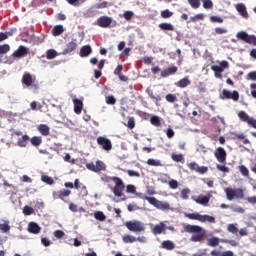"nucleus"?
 Listing matches in <instances>:
<instances>
[{"label": "nucleus", "mask_w": 256, "mask_h": 256, "mask_svg": "<svg viewBox=\"0 0 256 256\" xmlns=\"http://www.w3.org/2000/svg\"><path fill=\"white\" fill-rule=\"evenodd\" d=\"M183 229L185 233L192 234L190 241L193 243H203L207 239V231L199 225L186 224Z\"/></svg>", "instance_id": "obj_1"}, {"label": "nucleus", "mask_w": 256, "mask_h": 256, "mask_svg": "<svg viewBox=\"0 0 256 256\" xmlns=\"http://www.w3.org/2000/svg\"><path fill=\"white\" fill-rule=\"evenodd\" d=\"M102 181L104 183H111V181H113L115 186L112 188V191L115 197H123V190L125 189V183L121 178L117 176H113V177L103 176Z\"/></svg>", "instance_id": "obj_2"}, {"label": "nucleus", "mask_w": 256, "mask_h": 256, "mask_svg": "<svg viewBox=\"0 0 256 256\" xmlns=\"http://www.w3.org/2000/svg\"><path fill=\"white\" fill-rule=\"evenodd\" d=\"M184 216L191 221H200V223H215V217L207 214L201 215L199 212L185 213Z\"/></svg>", "instance_id": "obj_3"}, {"label": "nucleus", "mask_w": 256, "mask_h": 256, "mask_svg": "<svg viewBox=\"0 0 256 256\" xmlns=\"http://www.w3.org/2000/svg\"><path fill=\"white\" fill-rule=\"evenodd\" d=\"M225 193L228 201H233V199H243L245 197L243 189L241 188H226Z\"/></svg>", "instance_id": "obj_4"}, {"label": "nucleus", "mask_w": 256, "mask_h": 256, "mask_svg": "<svg viewBox=\"0 0 256 256\" xmlns=\"http://www.w3.org/2000/svg\"><path fill=\"white\" fill-rule=\"evenodd\" d=\"M37 79L29 72H25L22 76V85L25 87H32V89H39V84L35 83Z\"/></svg>", "instance_id": "obj_5"}, {"label": "nucleus", "mask_w": 256, "mask_h": 256, "mask_svg": "<svg viewBox=\"0 0 256 256\" xmlns=\"http://www.w3.org/2000/svg\"><path fill=\"white\" fill-rule=\"evenodd\" d=\"M125 227L133 233H141L145 231V225L141 221L133 220L127 221Z\"/></svg>", "instance_id": "obj_6"}, {"label": "nucleus", "mask_w": 256, "mask_h": 256, "mask_svg": "<svg viewBox=\"0 0 256 256\" xmlns=\"http://www.w3.org/2000/svg\"><path fill=\"white\" fill-rule=\"evenodd\" d=\"M148 203L160 211H171V205L168 202L160 201L155 197L148 198Z\"/></svg>", "instance_id": "obj_7"}, {"label": "nucleus", "mask_w": 256, "mask_h": 256, "mask_svg": "<svg viewBox=\"0 0 256 256\" xmlns=\"http://www.w3.org/2000/svg\"><path fill=\"white\" fill-rule=\"evenodd\" d=\"M236 37L240 41H244V43H248V45H254V47H256V36L255 35H249L245 31H240L236 34Z\"/></svg>", "instance_id": "obj_8"}, {"label": "nucleus", "mask_w": 256, "mask_h": 256, "mask_svg": "<svg viewBox=\"0 0 256 256\" xmlns=\"http://www.w3.org/2000/svg\"><path fill=\"white\" fill-rule=\"evenodd\" d=\"M86 168L89 171H93V173H101V171H105L106 166L105 163L98 160L96 161V164L93 162L86 164Z\"/></svg>", "instance_id": "obj_9"}, {"label": "nucleus", "mask_w": 256, "mask_h": 256, "mask_svg": "<svg viewBox=\"0 0 256 256\" xmlns=\"http://www.w3.org/2000/svg\"><path fill=\"white\" fill-rule=\"evenodd\" d=\"M220 99H232V101H239V92H237V90L231 92L227 89H224L220 94Z\"/></svg>", "instance_id": "obj_10"}, {"label": "nucleus", "mask_w": 256, "mask_h": 256, "mask_svg": "<svg viewBox=\"0 0 256 256\" xmlns=\"http://www.w3.org/2000/svg\"><path fill=\"white\" fill-rule=\"evenodd\" d=\"M97 144L102 147L104 151H111V149H113V144L111 143V140L105 138L104 136H99L97 138Z\"/></svg>", "instance_id": "obj_11"}, {"label": "nucleus", "mask_w": 256, "mask_h": 256, "mask_svg": "<svg viewBox=\"0 0 256 256\" xmlns=\"http://www.w3.org/2000/svg\"><path fill=\"white\" fill-rule=\"evenodd\" d=\"M28 53H29V48H27L26 46L20 45L18 49L12 53V58L23 59V57H27Z\"/></svg>", "instance_id": "obj_12"}, {"label": "nucleus", "mask_w": 256, "mask_h": 256, "mask_svg": "<svg viewBox=\"0 0 256 256\" xmlns=\"http://www.w3.org/2000/svg\"><path fill=\"white\" fill-rule=\"evenodd\" d=\"M214 156L217 159L218 163H226L227 161V152L223 147L216 148Z\"/></svg>", "instance_id": "obj_13"}, {"label": "nucleus", "mask_w": 256, "mask_h": 256, "mask_svg": "<svg viewBox=\"0 0 256 256\" xmlns=\"http://www.w3.org/2000/svg\"><path fill=\"white\" fill-rule=\"evenodd\" d=\"M151 231L153 233V235H166L167 234V225H165V222H160L156 225H154L151 228Z\"/></svg>", "instance_id": "obj_14"}, {"label": "nucleus", "mask_w": 256, "mask_h": 256, "mask_svg": "<svg viewBox=\"0 0 256 256\" xmlns=\"http://www.w3.org/2000/svg\"><path fill=\"white\" fill-rule=\"evenodd\" d=\"M111 23H113V19L109 16H101L96 21V25L102 27V29H107V27L111 26Z\"/></svg>", "instance_id": "obj_15"}, {"label": "nucleus", "mask_w": 256, "mask_h": 256, "mask_svg": "<svg viewBox=\"0 0 256 256\" xmlns=\"http://www.w3.org/2000/svg\"><path fill=\"white\" fill-rule=\"evenodd\" d=\"M195 203L198 205H203L204 207H207L209 205V201H211V194L208 195H199L192 198Z\"/></svg>", "instance_id": "obj_16"}, {"label": "nucleus", "mask_w": 256, "mask_h": 256, "mask_svg": "<svg viewBox=\"0 0 256 256\" xmlns=\"http://www.w3.org/2000/svg\"><path fill=\"white\" fill-rule=\"evenodd\" d=\"M235 9L243 19H249V13L247 12V6H245V4L238 3L235 5Z\"/></svg>", "instance_id": "obj_17"}, {"label": "nucleus", "mask_w": 256, "mask_h": 256, "mask_svg": "<svg viewBox=\"0 0 256 256\" xmlns=\"http://www.w3.org/2000/svg\"><path fill=\"white\" fill-rule=\"evenodd\" d=\"M69 195H71V190L69 189H62V190L53 192V198L61 199L62 201L63 199H65V197H69Z\"/></svg>", "instance_id": "obj_18"}, {"label": "nucleus", "mask_w": 256, "mask_h": 256, "mask_svg": "<svg viewBox=\"0 0 256 256\" xmlns=\"http://www.w3.org/2000/svg\"><path fill=\"white\" fill-rule=\"evenodd\" d=\"M74 103V113L76 115H80V113L83 111V100H79L78 98L73 99Z\"/></svg>", "instance_id": "obj_19"}, {"label": "nucleus", "mask_w": 256, "mask_h": 256, "mask_svg": "<svg viewBox=\"0 0 256 256\" xmlns=\"http://www.w3.org/2000/svg\"><path fill=\"white\" fill-rule=\"evenodd\" d=\"M177 71H179V68H177V66L168 67L167 69L161 72V77L165 78L169 77V75H175Z\"/></svg>", "instance_id": "obj_20"}, {"label": "nucleus", "mask_w": 256, "mask_h": 256, "mask_svg": "<svg viewBox=\"0 0 256 256\" xmlns=\"http://www.w3.org/2000/svg\"><path fill=\"white\" fill-rule=\"evenodd\" d=\"M77 49V39H73L72 41L68 42L66 44V47L64 49L65 53H73Z\"/></svg>", "instance_id": "obj_21"}, {"label": "nucleus", "mask_w": 256, "mask_h": 256, "mask_svg": "<svg viewBox=\"0 0 256 256\" xmlns=\"http://www.w3.org/2000/svg\"><path fill=\"white\" fill-rule=\"evenodd\" d=\"M160 247L161 249H166V251H173L175 249V243L171 240H164Z\"/></svg>", "instance_id": "obj_22"}, {"label": "nucleus", "mask_w": 256, "mask_h": 256, "mask_svg": "<svg viewBox=\"0 0 256 256\" xmlns=\"http://www.w3.org/2000/svg\"><path fill=\"white\" fill-rule=\"evenodd\" d=\"M28 231L29 233H33L34 235H37L38 233H41V227L35 222H31L28 225Z\"/></svg>", "instance_id": "obj_23"}, {"label": "nucleus", "mask_w": 256, "mask_h": 256, "mask_svg": "<svg viewBox=\"0 0 256 256\" xmlns=\"http://www.w3.org/2000/svg\"><path fill=\"white\" fill-rule=\"evenodd\" d=\"M176 85L180 88V89H185V87H189V85H191V80H189V77H184L182 79H180Z\"/></svg>", "instance_id": "obj_24"}, {"label": "nucleus", "mask_w": 256, "mask_h": 256, "mask_svg": "<svg viewBox=\"0 0 256 256\" xmlns=\"http://www.w3.org/2000/svg\"><path fill=\"white\" fill-rule=\"evenodd\" d=\"M93 53V49L89 45H85L80 49V57H89Z\"/></svg>", "instance_id": "obj_25"}, {"label": "nucleus", "mask_w": 256, "mask_h": 256, "mask_svg": "<svg viewBox=\"0 0 256 256\" xmlns=\"http://www.w3.org/2000/svg\"><path fill=\"white\" fill-rule=\"evenodd\" d=\"M158 27L161 31H175V26L167 22L160 23Z\"/></svg>", "instance_id": "obj_26"}, {"label": "nucleus", "mask_w": 256, "mask_h": 256, "mask_svg": "<svg viewBox=\"0 0 256 256\" xmlns=\"http://www.w3.org/2000/svg\"><path fill=\"white\" fill-rule=\"evenodd\" d=\"M65 29L63 28V25H56L52 29V35L54 37H59V35H63Z\"/></svg>", "instance_id": "obj_27"}, {"label": "nucleus", "mask_w": 256, "mask_h": 256, "mask_svg": "<svg viewBox=\"0 0 256 256\" xmlns=\"http://www.w3.org/2000/svg\"><path fill=\"white\" fill-rule=\"evenodd\" d=\"M38 131L43 135L44 137H47L50 133V128L47 126V124H40L38 126Z\"/></svg>", "instance_id": "obj_28"}, {"label": "nucleus", "mask_w": 256, "mask_h": 256, "mask_svg": "<svg viewBox=\"0 0 256 256\" xmlns=\"http://www.w3.org/2000/svg\"><path fill=\"white\" fill-rule=\"evenodd\" d=\"M0 231L1 233H9L11 231L9 220H3V223L0 224Z\"/></svg>", "instance_id": "obj_29"}, {"label": "nucleus", "mask_w": 256, "mask_h": 256, "mask_svg": "<svg viewBox=\"0 0 256 256\" xmlns=\"http://www.w3.org/2000/svg\"><path fill=\"white\" fill-rule=\"evenodd\" d=\"M29 135H23L21 138L18 139L17 145L18 147H27V143L29 141Z\"/></svg>", "instance_id": "obj_30"}, {"label": "nucleus", "mask_w": 256, "mask_h": 256, "mask_svg": "<svg viewBox=\"0 0 256 256\" xmlns=\"http://www.w3.org/2000/svg\"><path fill=\"white\" fill-rule=\"evenodd\" d=\"M30 143H31V145H33V147H39V145H41V143H43V139L41 138V136H33L30 139Z\"/></svg>", "instance_id": "obj_31"}, {"label": "nucleus", "mask_w": 256, "mask_h": 256, "mask_svg": "<svg viewBox=\"0 0 256 256\" xmlns=\"http://www.w3.org/2000/svg\"><path fill=\"white\" fill-rule=\"evenodd\" d=\"M150 123L154 127H161V118L159 116L153 115L150 118Z\"/></svg>", "instance_id": "obj_32"}, {"label": "nucleus", "mask_w": 256, "mask_h": 256, "mask_svg": "<svg viewBox=\"0 0 256 256\" xmlns=\"http://www.w3.org/2000/svg\"><path fill=\"white\" fill-rule=\"evenodd\" d=\"M146 163L150 167H162L163 166V164L161 163V160H155L153 158L148 159Z\"/></svg>", "instance_id": "obj_33"}, {"label": "nucleus", "mask_w": 256, "mask_h": 256, "mask_svg": "<svg viewBox=\"0 0 256 256\" xmlns=\"http://www.w3.org/2000/svg\"><path fill=\"white\" fill-rule=\"evenodd\" d=\"M211 69L212 71H214L215 77H217L218 79H221L222 77L221 73L223 72V68H221L219 65H213Z\"/></svg>", "instance_id": "obj_34"}, {"label": "nucleus", "mask_w": 256, "mask_h": 256, "mask_svg": "<svg viewBox=\"0 0 256 256\" xmlns=\"http://www.w3.org/2000/svg\"><path fill=\"white\" fill-rule=\"evenodd\" d=\"M171 159L175 161V163H185V157L183 154H172Z\"/></svg>", "instance_id": "obj_35"}, {"label": "nucleus", "mask_w": 256, "mask_h": 256, "mask_svg": "<svg viewBox=\"0 0 256 256\" xmlns=\"http://www.w3.org/2000/svg\"><path fill=\"white\" fill-rule=\"evenodd\" d=\"M122 241L123 243H135V241H137V237L127 234L122 236Z\"/></svg>", "instance_id": "obj_36"}, {"label": "nucleus", "mask_w": 256, "mask_h": 256, "mask_svg": "<svg viewBox=\"0 0 256 256\" xmlns=\"http://www.w3.org/2000/svg\"><path fill=\"white\" fill-rule=\"evenodd\" d=\"M227 231L228 233H232V235H237L239 228H237V224H228Z\"/></svg>", "instance_id": "obj_37"}, {"label": "nucleus", "mask_w": 256, "mask_h": 256, "mask_svg": "<svg viewBox=\"0 0 256 256\" xmlns=\"http://www.w3.org/2000/svg\"><path fill=\"white\" fill-rule=\"evenodd\" d=\"M74 188H76L78 190L81 189L83 191L84 195H87V187H85V185L79 183V179H76L74 181Z\"/></svg>", "instance_id": "obj_38"}, {"label": "nucleus", "mask_w": 256, "mask_h": 256, "mask_svg": "<svg viewBox=\"0 0 256 256\" xmlns=\"http://www.w3.org/2000/svg\"><path fill=\"white\" fill-rule=\"evenodd\" d=\"M207 245L209 247H217V245H219V238H217V237L209 238L207 240Z\"/></svg>", "instance_id": "obj_39"}, {"label": "nucleus", "mask_w": 256, "mask_h": 256, "mask_svg": "<svg viewBox=\"0 0 256 256\" xmlns=\"http://www.w3.org/2000/svg\"><path fill=\"white\" fill-rule=\"evenodd\" d=\"M203 19H205V14L200 13L190 17V22L197 23V21H203Z\"/></svg>", "instance_id": "obj_40"}, {"label": "nucleus", "mask_w": 256, "mask_h": 256, "mask_svg": "<svg viewBox=\"0 0 256 256\" xmlns=\"http://www.w3.org/2000/svg\"><path fill=\"white\" fill-rule=\"evenodd\" d=\"M94 218L97 221H105L107 219V216L102 211H97L94 213Z\"/></svg>", "instance_id": "obj_41"}, {"label": "nucleus", "mask_w": 256, "mask_h": 256, "mask_svg": "<svg viewBox=\"0 0 256 256\" xmlns=\"http://www.w3.org/2000/svg\"><path fill=\"white\" fill-rule=\"evenodd\" d=\"M238 117H239L240 121H244V123H247L249 121V119L251 118V117H249L248 114H246L245 111H240L238 113Z\"/></svg>", "instance_id": "obj_42"}, {"label": "nucleus", "mask_w": 256, "mask_h": 256, "mask_svg": "<svg viewBox=\"0 0 256 256\" xmlns=\"http://www.w3.org/2000/svg\"><path fill=\"white\" fill-rule=\"evenodd\" d=\"M55 57H57V52L55 51V49H49L46 51V59H55Z\"/></svg>", "instance_id": "obj_43"}, {"label": "nucleus", "mask_w": 256, "mask_h": 256, "mask_svg": "<svg viewBox=\"0 0 256 256\" xmlns=\"http://www.w3.org/2000/svg\"><path fill=\"white\" fill-rule=\"evenodd\" d=\"M241 175H243V177H249V168L246 167L245 165H240L238 167Z\"/></svg>", "instance_id": "obj_44"}, {"label": "nucleus", "mask_w": 256, "mask_h": 256, "mask_svg": "<svg viewBox=\"0 0 256 256\" xmlns=\"http://www.w3.org/2000/svg\"><path fill=\"white\" fill-rule=\"evenodd\" d=\"M192 9H199L201 7V0H188Z\"/></svg>", "instance_id": "obj_45"}, {"label": "nucleus", "mask_w": 256, "mask_h": 256, "mask_svg": "<svg viewBox=\"0 0 256 256\" xmlns=\"http://www.w3.org/2000/svg\"><path fill=\"white\" fill-rule=\"evenodd\" d=\"M11 51L9 44L0 45V55H5Z\"/></svg>", "instance_id": "obj_46"}, {"label": "nucleus", "mask_w": 256, "mask_h": 256, "mask_svg": "<svg viewBox=\"0 0 256 256\" xmlns=\"http://www.w3.org/2000/svg\"><path fill=\"white\" fill-rule=\"evenodd\" d=\"M161 17L162 19H170V17H173V12H171L169 9L162 10Z\"/></svg>", "instance_id": "obj_47"}, {"label": "nucleus", "mask_w": 256, "mask_h": 256, "mask_svg": "<svg viewBox=\"0 0 256 256\" xmlns=\"http://www.w3.org/2000/svg\"><path fill=\"white\" fill-rule=\"evenodd\" d=\"M230 209L234 213H241V214L245 213V209L241 206L230 205Z\"/></svg>", "instance_id": "obj_48"}, {"label": "nucleus", "mask_w": 256, "mask_h": 256, "mask_svg": "<svg viewBox=\"0 0 256 256\" xmlns=\"http://www.w3.org/2000/svg\"><path fill=\"white\" fill-rule=\"evenodd\" d=\"M107 105H115L117 103V99H115V96L109 95L105 97Z\"/></svg>", "instance_id": "obj_49"}, {"label": "nucleus", "mask_w": 256, "mask_h": 256, "mask_svg": "<svg viewBox=\"0 0 256 256\" xmlns=\"http://www.w3.org/2000/svg\"><path fill=\"white\" fill-rule=\"evenodd\" d=\"M165 133L168 139H173V137H175V131L173 130V128H171V126L165 130Z\"/></svg>", "instance_id": "obj_50"}, {"label": "nucleus", "mask_w": 256, "mask_h": 256, "mask_svg": "<svg viewBox=\"0 0 256 256\" xmlns=\"http://www.w3.org/2000/svg\"><path fill=\"white\" fill-rule=\"evenodd\" d=\"M203 3L204 9H213V1L212 0H201Z\"/></svg>", "instance_id": "obj_51"}, {"label": "nucleus", "mask_w": 256, "mask_h": 256, "mask_svg": "<svg viewBox=\"0 0 256 256\" xmlns=\"http://www.w3.org/2000/svg\"><path fill=\"white\" fill-rule=\"evenodd\" d=\"M191 193V190H189V188H184L182 191H181V199H189V194Z\"/></svg>", "instance_id": "obj_52"}, {"label": "nucleus", "mask_w": 256, "mask_h": 256, "mask_svg": "<svg viewBox=\"0 0 256 256\" xmlns=\"http://www.w3.org/2000/svg\"><path fill=\"white\" fill-rule=\"evenodd\" d=\"M42 181L44 183H47V185H53V183H55V180H53V178L47 176V175H43L42 176Z\"/></svg>", "instance_id": "obj_53"}, {"label": "nucleus", "mask_w": 256, "mask_h": 256, "mask_svg": "<svg viewBox=\"0 0 256 256\" xmlns=\"http://www.w3.org/2000/svg\"><path fill=\"white\" fill-rule=\"evenodd\" d=\"M23 213L24 215H33V213H35V210L31 206H25L23 208Z\"/></svg>", "instance_id": "obj_54"}, {"label": "nucleus", "mask_w": 256, "mask_h": 256, "mask_svg": "<svg viewBox=\"0 0 256 256\" xmlns=\"http://www.w3.org/2000/svg\"><path fill=\"white\" fill-rule=\"evenodd\" d=\"M166 101L168 103H175V101H177V96L175 94H167Z\"/></svg>", "instance_id": "obj_55"}, {"label": "nucleus", "mask_w": 256, "mask_h": 256, "mask_svg": "<svg viewBox=\"0 0 256 256\" xmlns=\"http://www.w3.org/2000/svg\"><path fill=\"white\" fill-rule=\"evenodd\" d=\"M216 169H218V171H221L222 173H229V167L225 165L217 164Z\"/></svg>", "instance_id": "obj_56"}, {"label": "nucleus", "mask_w": 256, "mask_h": 256, "mask_svg": "<svg viewBox=\"0 0 256 256\" xmlns=\"http://www.w3.org/2000/svg\"><path fill=\"white\" fill-rule=\"evenodd\" d=\"M54 237H56V239H63V237H65V232L62 230H55Z\"/></svg>", "instance_id": "obj_57"}, {"label": "nucleus", "mask_w": 256, "mask_h": 256, "mask_svg": "<svg viewBox=\"0 0 256 256\" xmlns=\"http://www.w3.org/2000/svg\"><path fill=\"white\" fill-rule=\"evenodd\" d=\"M225 33H228L227 28H221V27L215 28L216 35H225Z\"/></svg>", "instance_id": "obj_58"}, {"label": "nucleus", "mask_w": 256, "mask_h": 256, "mask_svg": "<svg viewBox=\"0 0 256 256\" xmlns=\"http://www.w3.org/2000/svg\"><path fill=\"white\" fill-rule=\"evenodd\" d=\"M248 81H256V71L249 72L246 76Z\"/></svg>", "instance_id": "obj_59"}, {"label": "nucleus", "mask_w": 256, "mask_h": 256, "mask_svg": "<svg viewBox=\"0 0 256 256\" xmlns=\"http://www.w3.org/2000/svg\"><path fill=\"white\" fill-rule=\"evenodd\" d=\"M127 127L128 129H135V118L131 117L128 119Z\"/></svg>", "instance_id": "obj_60"}, {"label": "nucleus", "mask_w": 256, "mask_h": 256, "mask_svg": "<svg viewBox=\"0 0 256 256\" xmlns=\"http://www.w3.org/2000/svg\"><path fill=\"white\" fill-rule=\"evenodd\" d=\"M168 185L170 189H177V187H179V182H177V180H170Z\"/></svg>", "instance_id": "obj_61"}, {"label": "nucleus", "mask_w": 256, "mask_h": 256, "mask_svg": "<svg viewBox=\"0 0 256 256\" xmlns=\"http://www.w3.org/2000/svg\"><path fill=\"white\" fill-rule=\"evenodd\" d=\"M127 209L128 211L133 212V211H139L140 208L137 204H129L127 206Z\"/></svg>", "instance_id": "obj_62"}, {"label": "nucleus", "mask_w": 256, "mask_h": 256, "mask_svg": "<svg viewBox=\"0 0 256 256\" xmlns=\"http://www.w3.org/2000/svg\"><path fill=\"white\" fill-rule=\"evenodd\" d=\"M250 89H251V95L253 99H256V83H251Z\"/></svg>", "instance_id": "obj_63"}, {"label": "nucleus", "mask_w": 256, "mask_h": 256, "mask_svg": "<svg viewBox=\"0 0 256 256\" xmlns=\"http://www.w3.org/2000/svg\"><path fill=\"white\" fill-rule=\"evenodd\" d=\"M247 124H248L250 127H253V129H256V119H255V118L250 117V118L248 119Z\"/></svg>", "instance_id": "obj_64"}]
</instances>
